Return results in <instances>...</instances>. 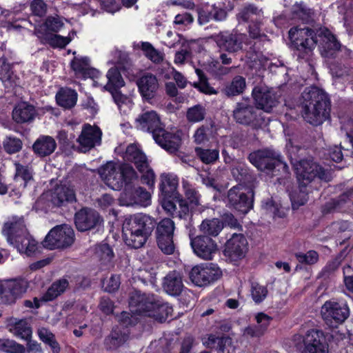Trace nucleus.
<instances>
[{"mask_svg":"<svg viewBox=\"0 0 353 353\" xmlns=\"http://www.w3.org/2000/svg\"><path fill=\"white\" fill-rule=\"evenodd\" d=\"M71 67L74 71L76 75L81 76L84 78H92L97 73L96 70L90 68V61L87 57H74L71 62Z\"/></svg>","mask_w":353,"mask_h":353,"instance_id":"nucleus-35","label":"nucleus"},{"mask_svg":"<svg viewBox=\"0 0 353 353\" xmlns=\"http://www.w3.org/2000/svg\"><path fill=\"white\" fill-rule=\"evenodd\" d=\"M102 222L99 214L94 209L83 208L76 212L74 223L78 230H90Z\"/></svg>","mask_w":353,"mask_h":353,"instance_id":"nucleus-19","label":"nucleus"},{"mask_svg":"<svg viewBox=\"0 0 353 353\" xmlns=\"http://www.w3.org/2000/svg\"><path fill=\"white\" fill-rule=\"evenodd\" d=\"M297 170V179L299 183L298 190L290 194V199L293 209H297L304 205L308 199L306 187L316 177L320 180L328 182L332 180L331 171L325 170L316 163L310 160H301Z\"/></svg>","mask_w":353,"mask_h":353,"instance_id":"nucleus-3","label":"nucleus"},{"mask_svg":"<svg viewBox=\"0 0 353 353\" xmlns=\"http://www.w3.org/2000/svg\"><path fill=\"white\" fill-rule=\"evenodd\" d=\"M163 289L171 296L179 295L183 289V283L181 274L176 271L169 272L163 281Z\"/></svg>","mask_w":353,"mask_h":353,"instance_id":"nucleus-27","label":"nucleus"},{"mask_svg":"<svg viewBox=\"0 0 353 353\" xmlns=\"http://www.w3.org/2000/svg\"><path fill=\"white\" fill-rule=\"evenodd\" d=\"M156 226L154 219L150 216L137 213L125 219L123 224V233L128 245L138 249L143 246Z\"/></svg>","mask_w":353,"mask_h":353,"instance_id":"nucleus-4","label":"nucleus"},{"mask_svg":"<svg viewBox=\"0 0 353 353\" xmlns=\"http://www.w3.org/2000/svg\"><path fill=\"white\" fill-rule=\"evenodd\" d=\"M156 238L173 237L175 225L174 221L168 218L162 219L156 224Z\"/></svg>","mask_w":353,"mask_h":353,"instance_id":"nucleus-43","label":"nucleus"},{"mask_svg":"<svg viewBox=\"0 0 353 353\" xmlns=\"http://www.w3.org/2000/svg\"><path fill=\"white\" fill-rule=\"evenodd\" d=\"M0 80L5 87H12L14 83V76L11 70L10 64L0 60Z\"/></svg>","mask_w":353,"mask_h":353,"instance_id":"nucleus-49","label":"nucleus"},{"mask_svg":"<svg viewBox=\"0 0 353 353\" xmlns=\"http://www.w3.org/2000/svg\"><path fill=\"white\" fill-rule=\"evenodd\" d=\"M36 115L35 108L27 102L18 103L12 111V119L20 124L32 121Z\"/></svg>","mask_w":353,"mask_h":353,"instance_id":"nucleus-28","label":"nucleus"},{"mask_svg":"<svg viewBox=\"0 0 353 353\" xmlns=\"http://www.w3.org/2000/svg\"><path fill=\"white\" fill-rule=\"evenodd\" d=\"M190 245L194 254L204 260H212L218 250L216 243L205 235L190 237Z\"/></svg>","mask_w":353,"mask_h":353,"instance_id":"nucleus-16","label":"nucleus"},{"mask_svg":"<svg viewBox=\"0 0 353 353\" xmlns=\"http://www.w3.org/2000/svg\"><path fill=\"white\" fill-rule=\"evenodd\" d=\"M305 350L309 353H327V346L322 332L317 330H308L303 338Z\"/></svg>","mask_w":353,"mask_h":353,"instance_id":"nucleus-21","label":"nucleus"},{"mask_svg":"<svg viewBox=\"0 0 353 353\" xmlns=\"http://www.w3.org/2000/svg\"><path fill=\"white\" fill-rule=\"evenodd\" d=\"M222 272L214 263H205L196 265L190 272L191 281L197 286H205L218 280Z\"/></svg>","mask_w":353,"mask_h":353,"instance_id":"nucleus-12","label":"nucleus"},{"mask_svg":"<svg viewBox=\"0 0 353 353\" xmlns=\"http://www.w3.org/2000/svg\"><path fill=\"white\" fill-rule=\"evenodd\" d=\"M30 10L34 15L42 17L47 11V5L43 0H33L30 3Z\"/></svg>","mask_w":353,"mask_h":353,"instance_id":"nucleus-62","label":"nucleus"},{"mask_svg":"<svg viewBox=\"0 0 353 353\" xmlns=\"http://www.w3.org/2000/svg\"><path fill=\"white\" fill-rule=\"evenodd\" d=\"M151 194L143 188L125 187L120 196V202L123 205H140L146 207L150 204Z\"/></svg>","mask_w":353,"mask_h":353,"instance_id":"nucleus-15","label":"nucleus"},{"mask_svg":"<svg viewBox=\"0 0 353 353\" xmlns=\"http://www.w3.org/2000/svg\"><path fill=\"white\" fill-rule=\"evenodd\" d=\"M252 97L257 109L265 112H271L279 103V97L272 88L265 85L255 86L252 92Z\"/></svg>","mask_w":353,"mask_h":353,"instance_id":"nucleus-13","label":"nucleus"},{"mask_svg":"<svg viewBox=\"0 0 353 353\" xmlns=\"http://www.w3.org/2000/svg\"><path fill=\"white\" fill-rule=\"evenodd\" d=\"M157 245L159 249L165 254L174 253L175 246L173 242V237L158 238Z\"/></svg>","mask_w":353,"mask_h":353,"instance_id":"nucleus-59","label":"nucleus"},{"mask_svg":"<svg viewBox=\"0 0 353 353\" xmlns=\"http://www.w3.org/2000/svg\"><path fill=\"white\" fill-rule=\"evenodd\" d=\"M10 332L14 336L26 341H29L32 335V330L26 319L14 320L10 324Z\"/></svg>","mask_w":353,"mask_h":353,"instance_id":"nucleus-39","label":"nucleus"},{"mask_svg":"<svg viewBox=\"0 0 353 353\" xmlns=\"http://www.w3.org/2000/svg\"><path fill=\"white\" fill-rule=\"evenodd\" d=\"M141 174V181L143 183L147 184L150 188H152L155 182V174L152 169L150 168L149 163L147 162V168L143 170H139Z\"/></svg>","mask_w":353,"mask_h":353,"instance_id":"nucleus-61","label":"nucleus"},{"mask_svg":"<svg viewBox=\"0 0 353 353\" xmlns=\"http://www.w3.org/2000/svg\"><path fill=\"white\" fill-rule=\"evenodd\" d=\"M217 353H234V349L231 344V339L223 337L216 347Z\"/></svg>","mask_w":353,"mask_h":353,"instance_id":"nucleus-64","label":"nucleus"},{"mask_svg":"<svg viewBox=\"0 0 353 353\" xmlns=\"http://www.w3.org/2000/svg\"><path fill=\"white\" fill-rule=\"evenodd\" d=\"M325 323L330 327H336L350 316V310L344 302L326 301L321 310Z\"/></svg>","mask_w":353,"mask_h":353,"instance_id":"nucleus-10","label":"nucleus"},{"mask_svg":"<svg viewBox=\"0 0 353 353\" xmlns=\"http://www.w3.org/2000/svg\"><path fill=\"white\" fill-rule=\"evenodd\" d=\"M293 47L305 58L310 56L318 44L322 57L334 58L341 50V45L327 28L312 29L308 27L292 28L289 31Z\"/></svg>","mask_w":353,"mask_h":353,"instance_id":"nucleus-1","label":"nucleus"},{"mask_svg":"<svg viewBox=\"0 0 353 353\" xmlns=\"http://www.w3.org/2000/svg\"><path fill=\"white\" fill-rule=\"evenodd\" d=\"M199 231L203 233L202 235L208 236H216L223 228V222L216 218L205 219L199 225Z\"/></svg>","mask_w":353,"mask_h":353,"instance_id":"nucleus-38","label":"nucleus"},{"mask_svg":"<svg viewBox=\"0 0 353 353\" xmlns=\"http://www.w3.org/2000/svg\"><path fill=\"white\" fill-rule=\"evenodd\" d=\"M96 253L103 263L110 262L114 257V253L112 248L106 243L99 245L97 248Z\"/></svg>","mask_w":353,"mask_h":353,"instance_id":"nucleus-57","label":"nucleus"},{"mask_svg":"<svg viewBox=\"0 0 353 353\" xmlns=\"http://www.w3.org/2000/svg\"><path fill=\"white\" fill-rule=\"evenodd\" d=\"M137 128L143 131L152 134L154 137L158 132H161L163 128L159 117L155 111H147L140 114L136 119Z\"/></svg>","mask_w":353,"mask_h":353,"instance_id":"nucleus-20","label":"nucleus"},{"mask_svg":"<svg viewBox=\"0 0 353 353\" xmlns=\"http://www.w3.org/2000/svg\"><path fill=\"white\" fill-rule=\"evenodd\" d=\"M99 173L106 184L115 190L121 189L124 185L130 186L139 177L133 167L126 163L118 165L108 162L99 168Z\"/></svg>","mask_w":353,"mask_h":353,"instance_id":"nucleus-6","label":"nucleus"},{"mask_svg":"<svg viewBox=\"0 0 353 353\" xmlns=\"http://www.w3.org/2000/svg\"><path fill=\"white\" fill-rule=\"evenodd\" d=\"M51 200L54 205L59 207L75 201L76 194L73 188L61 185L54 188Z\"/></svg>","mask_w":353,"mask_h":353,"instance_id":"nucleus-29","label":"nucleus"},{"mask_svg":"<svg viewBox=\"0 0 353 353\" xmlns=\"http://www.w3.org/2000/svg\"><path fill=\"white\" fill-rule=\"evenodd\" d=\"M195 152L201 161L205 164L213 163L219 157V151L217 149H203L196 148Z\"/></svg>","mask_w":353,"mask_h":353,"instance_id":"nucleus-47","label":"nucleus"},{"mask_svg":"<svg viewBox=\"0 0 353 353\" xmlns=\"http://www.w3.org/2000/svg\"><path fill=\"white\" fill-rule=\"evenodd\" d=\"M248 159L259 170L269 172L276 167H279L284 173L289 172L288 165L283 161L281 155L274 150L269 148L258 150L250 153Z\"/></svg>","mask_w":353,"mask_h":353,"instance_id":"nucleus-7","label":"nucleus"},{"mask_svg":"<svg viewBox=\"0 0 353 353\" xmlns=\"http://www.w3.org/2000/svg\"><path fill=\"white\" fill-rule=\"evenodd\" d=\"M28 288V281L24 279L11 281L6 283L4 294L1 296V302L5 304H12L26 293Z\"/></svg>","mask_w":353,"mask_h":353,"instance_id":"nucleus-22","label":"nucleus"},{"mask_svg":"<svg viewBox=\"0 0 353 353\" xmlns=\"http://www.w3.org/2000/svg\"><path fill=\"white\" fill-rule=\"evenodd\" d=\"M247 250L248 241L245 236L234 233L227 241L224 252L230 261H236L245 256Z\"/></svg>","mask_w":353,"mask_h":353,"instance_id":"nucleus-18","label":"nucleus"},{"mask_svg":"<svg viewBox=\"0 0 353 353\" xmlns=\"http://www.w3.org/2000/svg\"><path fill=\"white\" fill-rule=\"evenodd\" d=\"M205 115V107L198 104L188 109L186 119L190 123H199L204 120Z\"/></svg>","mask_w":353,"mask_h":353,"instance_id":"nucleus-48","label":"nucleus"},{"mask_svg":"<svg viewBox=\"0 0 353 353\" xmlns=\"http://www.w3.org/2000/svg\"><path fill=\"white\" fill-rule=\"evenodd\" d=\"M128 339V335L125 333H121L117 330L111 332L110 335L105 339V344L109 349H115L123 343H124Z\"/></svg>","mask_w":353,"mask_h":353,"instance_id":"nucleus-51","label":"nucleus"},{"mask_svg":"<svg viewBox=\"0 0 353 353\" xmlns=\"http://www.w3.org/2000/svg\"><path fill=\"white\" fill-rule=\"evenodd\" d=\"M68 281L62 279L54 282L43 295L41 299L44 301H50L65 292L68 287Z\"/></svg>","mask_w":353,"mask_h":353,"instance_id":"nucleus-42","label":"nucleus"},{"mask_svg":"<svg viewBox=\"0 0 353 353\" xmlns=\"http://www.w3.org/2000/svg\"><path fill=\"white\" fill-rule=\"evenodd\" d=\"M246 79L241 75L234 76L230 83L223 90V94L228 97L240 95L246 88Z\"/></svg>","mask_w":353,"mask_h":353,"instance_id":"nucleus-37","label":"nucleus"},{"mask_svg":"<svg viewBox=\"0 0 353 353\" xmlns=\"http://www.w3.org/2000/svg\"><path fill=\"white\" fill-rule=\"evenodd\" d=\"M245 35L236 32H221L214 37V41L222 51L235 54L243 48Z\"/></svg>","mask_w":353,"mask_h":353,"instance_id":"nucleus-14","label":"nucleus"},{"mask_svg":"<svg viewBox=\"0 0 353 353\" xmlns=\"http://www.w3.org/2000/svg\"><path fill=\"white\" fill-rule=\"evenodd\" d=\"M153 138L158 145L170 153L176 152L181 144L179 134L168 132L165 130L164 128Z\"/></svg>","mask_w":353,"mask_h":353,"instance_id":"nucleus-23","label":"nucleus"},{"mask_svg":"<svg viewBox=\"0 0 353 353\" xmlns=\"http://www.w3.org/2000/svg\"><path fill=\"white\" fill-rule=\"evenodd\" d=\"M130 305L134 312H144V315L152 316L162 322L167 319L172 309L154 294H146L138 290L130 294Z\"/></svg>","mask_w":353,"mask_h":353,"instance_id":"nucleus-5","label":"nucleus"},{"mask_svg":"<svg viewBox=\"0 0 353 353\" xmlns=\"http://www.w3.org/2000/svg\"><path fill=\"white\" fill-rule=\"evenodd\" d=\"M44 41L52 48H64L68 44L72 38L70 34L68 37H62L59 34H48L44 37Z\"/></svg>","mask_w":353,"mask_h":353,"instance_id":"nucleus-54","label":"nucleus"},{"mask_svg":"<svg viewBox=\"0 0 353 353\" xmlns=\"http://www.w3.org/2000/svg\"><path fill=\"white\" fill-rule=\"evenodd\" d=\"M21 228L27 229L23 216H13L4 224L3 233L9 243H13V239L17 238V235L23 234Z\"/></svg>","mask_w":353,"mask_h":353,"instance_id":"nucleus-31","label":"nucleus"},{"mask_svg":"<svg viewBox=\"0 0 353 353\" xmlns=\"http://www.w3.org/2000/svg\"><path fill=\"white\" fill-rule=\"evenodd\" d=\"M129 307L131 312L123 311L117 316L118 322L126 327L136 325L139 321V316L144 315V312H134V308H132L130 305Z\"/></svg>","mask_w":353,"mask_h":353,"instance_id":"nucleus-45","label":"nucleus"},{"mask_svg":"<svg viewBox=\"0 0 353 353\" xmlns=\"http://www.w3.org/2000/svg\"><path fill=\"white\" fill-rule=\"evenodd\" d=\"M262 208L267 213L270 214L274 217H283L284 212L281 210V205L279 203L275 202L272 198L268 199L262 204Z\"/></svg>","mask_w":353,"mask_h":353,"instance_id":"nucleus-56","label":"nucleus"},{"mask_svg":"<svg viewBox=\"0 0 353 353\" xmlns=\"http://www.w3.org/2000/svg\"><path fill=\"white\" fill-rule=\"evenodd\" d=\"M45 24L46 28L52 32H58L63 26V23L58 16L48 17Z\"/></svg>","mask_w":353,"mask_h":353,"instance_id":"nucleus-63","label":"nucleus"},{"mask_svg":"<svg viewBox=\"0 0 353 353\" xmlns=\"http://www.w3.org/2000/svg\"><path fill=\"white\" fill-rule=\"evenodd\" d=\"M216 134V128L213 123H206L199 126L194 133V141L196 144H205Z\"/></svg>","mask_w":353,"mask_h":353,"instance_id":"nucleus-36","label":"nucleus"},{"mask_svg":"<svg viewBox=\"0 0 353 353\" xmlns=\"http://www.w3.org/2000/svg\"><path fill=\"white\" fill-rule=\"evenodd\" d=\"M250 294L254 302L259 304L265 299L268 290L265 286L256 282H252L251 283Z\"/></svg>","mask_w":353,"mask_h":353,"instance_id":"nucleus-50","label":"nucleus"},{"mask_svg":"<svg viewBox=\"0 0 353 353\" xmlns=\"http://www.w3.org/2000/svg\"><path fill=\"white\" fill-rule=\"evenodd\" d=\"M21 228L23 234L17 235V237L13 239V243H10L13 245L19 252L30 256L37 250L38 244L27 229Z\"/></svg>","mask_w":353,"mask_h":353,"instance_id":"nucleus-24","label":"nucleus"},{"mask_svg":"<svg viewBox=\"0 0 353 353\" xmlns=\"http://www.w3.org/2000/svg\"><path fill=\"white\" fill-rule=\"evenodd\" d=\"M22 143L19 139L7 137L3 141L5 150L10 154L16 153L21 149Z\"/></svg>","mask_w":353,"mask_h":353,"instance_id":"nucleus-60","label":"nucleus"},{"mask_svg":"<svg viewBox=\"0 0 353 353\" xmlns=\"http://www.w3.org/2000/svg\"><path fill=\"white\" fill-rule=\"evenodd\" d=\"M300 107L304 120L313 125H319L330 119V99L323 90L317 87H308L304 90Z\"/></svg>","mask_w":353,"mask_h":353,"instance_id":"nucleus-2","label":"nucleus"},{"mask_svg":"<svg viewBox=\"0 0 353 353\" xmlns=\"http://www.w3.org/2000/svg\"><path fill=\"white\" fill-rule=\"evenodd\" d=\"M115 103L118 105L121 111L125 112L132 106V101L129 97L121 94L120 91L113 90L110 91Z\"/></svg>","mask_w":353,"mask_h":353,"instance_id":"nucleus-53","label":"nucleus"},{"mask_svg":"<svg viewBox=\"0 0 353 353\" xmlns=\"http://www.w3.org/2000/svg\"><path fill=\"white\" fill-rule=\"evenodd\" d=\"M353 195V190L344 192L341 194L337 199H332L327 202L323 207V213H330L333 210L340 208L343 204L350 200V198Z\"/></svg>","mask_w":353,"mask_h":353,"instance_id":"nucleus-44","label":"nucleus"},{"mask_svg":"<svg viewBox=\"0 0 353 353\" xmlns=\"http://www.w3.org/2000/svg\"><path fill=\"white\" fill-rule=\"evenodd\" d=\"M55 140L50 136H41L34 143L33 150L40 157L51 154L56 149Z\"/></svg>","mask_w":353,"mask_h":353,"instance_id":"nucleus-33","label":"nucleus"},{"mask_svg":"<svg viewBox=\"0 0 353 353\" xmlns=\"http://www.w3.org/2000/svg\"><path fill=\"white\" fill-rule=\"evenodd\" d=\"M0 350L7 353H25L26 348L13 340L0 339Z\"/></svg>","mask_w":353,"mask_h":353,"instance_id":"nucleus-52","label":"nucleus"},{"mask_svg":"<svg viewBox=\"0 0 353 353\" xmlns=\"http://www.w3.org/2000/svg\"><path fill=\"white\" fill-rule=\"evenodd\" d=\"M295 256L299 263L307 265L314 264L319 260V254L314 250H310L306 253H296Z\"/></svg>","mask_w":353,"mask_h":353,"instance_id":"nucleus-58","label":"nucleus"},{"mask_svg":"<svg viewBox=\"0 0 353 353\" xmlns=\"http://www.w3.org/2000/svg\"><path fill=\"white\" fill-rule=\"evenodd\" d=\"M232 116L236 123L254 129L261 128L264 123V119L257 108L246 100L236 103Z\"/></svg>","mask_w":353,"mask_h":353,"instance_id":"nucleus-8","label":"nucleus"},{"mask_svg":"<svg viewBox=\"0 0 353 353\" xmlns=\"http://www.w3.org/2000/svg\"><path fill=\"white\" fill-rule=\"evenodd\" d=\"M141 49L145 55L152 62L159 63L163 59V54L156 50L150 43L143 42Z\"/></svg>","mask_w":353,"mask_h":353,"instance_id":"nucleus-55","label":"nucleus"},{"mask_svg":"<svg viewBox=\"0 0 353 353\" xmlns=\"http://www.w3.org/2000/svg\"><path fill=\"white\" fill-rule=\"evenodd\" d=\"M123 159L134 163L138 170H143L147 168V157L136 144H130L127 147Z\"/></svg>","mask_w":353,"mask_h":353,"instance_id":"nucleus-30","label":"nucleus"},{"mask_svg":"<svg viewBox=\"0 0 353 353\" xmlns=\"http://www.w3.org/2000/svg\"><path fill=\"white\" fill-rule=\"evenodd\" d=\"M74 241V232L71 226L63 224L53 228L43 241V246L48 250L65 249Z\"/></svg>","mask_w":353,"mask_h":353,"instance_id":"nucleus-9","label":"nucleus"},{"mask_svg":"<svg viewBox=\"0 0 353 353\" xmlns=\"http://www.w3.org/2000/svg\"><path fill=\"white\" fill-rule=\"evenodd\" d=\"M102 132L96 125L85 124L82 128L81 132L77 139L80 146V150L86 152L99 145L101 143Z\"/></svg>","mask_w":353,"mask_h":353,"instance_id":"nucleus-17","label":"nucleus"},{"mask_svg":"<svg viewBox=\"0 0 353 353\" xmlns=\"http://www.w3.org/2000/svg\"><path fill=\"white\" fill-rule=\"evenodd\" d=\"M39 339L48 344L52 349L53 353H59L60 347L55 339L54 335L46 327H39L37 330Z\"/></svg>","mask_w":353,"mask_h":353,"instance_id":"nucleus-46","label":"nucleus"},{"mask_svg":"<svg viewBox=\"0 0 353 353\" xmlns=\"http://www.w3.org/2000/svg\"><path fill=\"white\" fill-rule=\"evenodd\" d=\"M57 103L65 108L74 107L77 101V92L71 89H61L56 95Z\"/></svg>","mask_w":353,"mask_h":353,"instance_id":"nucleus-41","label":"nucleus"},{"mask_svg":"<svg viewBox=\"0 0 353 353\" xmlns=\"http://www.w3.org/2000/svg\"><path fill=\"white\" fill-rule=\"evenodd\" d=\"M117 63L118 65L114 68H111L108 70L106 75L108 81V83L105 85V89L108 91L119 89L123 87L125 84L124 80L122 78L121 72L119 71V68L122 66L123 70H125L126 65H124V63L121 61H119Z\"/></svg>","mask_w":353,"mask_h":353,"instance_id":"nucleus-34","label":"nucleus"},{"mask_svg":"<svg viewBox=\"0 0 353 353\" xmlns=\"http://www.w3.org/2000/svg\"><path fill=\"white\" fill-rule=\"evenodd\" d=\"M14 165L16 172L14 179L15 182L23 188H26L28 185H32L34 180L31 170L28 166L23 165L19 163H14Z\"/></svg>","mask_w":353,"mask_h":353,"instance_id":"nucleus-40","label":"nucleus"},{"mask_svg":"<svg viewBox=\"0 0 353 353\" xmlns=\"http://www.w3.org/2000/svg\"><path fill=\"white\" fill-rule=\"evenodd\" d=\"M160 190L164 197H172L175 195L179 179L176 175L172 173H163L160 176Z\"/></svg>","mask_w":353,"mask_h":353,"instance_id":"nucleus-32","label":"nucleus"},{"mask_svg":"<svg viewBox=\"0 0 353 353\" xmlns=\"http://www.w3.org/2000/svg\"><path fill=\"white\" fill-rule=\"evenodd\" d=\"M236 19L239 23H262L264 14L261 8L254 4H247L239 10Z\"/></svg>","mask_w":353,"mask_h":353,"instance_id":"nucleus-25","label":"nucleus"},{"mask_svg":"<svg viewBox=\"0 0 353 353\" xmlns=\"http://www.w3.org/2000/svg\"><path fill=\"white\" fill-rule=\"evenodd\" d=\"M242 185L230 188L227 194L228 205L242 214H247L253 207L254 192L248 190Z\"/></svg>","mask_w":353,"mask_h":353,"instance_id":"nucleus-11","label":"nucleus"},{"mask_svg":"<svg viewBox=\"0 0 353 353\" xmlns=\"http://www.w3.org/2000/svg\"><path fill=\"white\" fill-rule=\"evenodd\" d=\"M137 85L141 96L145 99H153L159 89L157 77L152 74H147L137 81Z\"/></svg>","mask_w":353,"mask_h":353,"instance_id":"nucleus-26","label":"nucleus"}]
</instances>
